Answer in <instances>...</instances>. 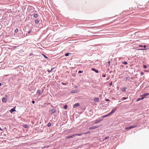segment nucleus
I'll return each mask as SVG.
<instances>
[{"mask_svg":"<svg viewBox=\"0 0 149 149\" xmlns=\"http://www.w3.org/2000/svg\"><path fill=\"white\" fill-rule=\"evenodd\" d=\"M100 127V126L97 125L96 126H93L92 127H91L89 128V130H92V129H96L97 128Z\"/></svg>","mask_w":149,"mask_h":149,"instance_id":"1","label":"nucleus"},{"mask_svg":"<svg viewBox=\"0 0 149 149\" xmlns=\"http://www.w3.org/2000/svg\"><path fill=\"white\" fill-rule=\"evenodd\" d=\"M43 92V90L42 91H41L40 90L38 89L37 92V93L39 94V95H40L41 94H42Z\"/></svg>","mask_w":149,"mask_h":149,"instance_id":"2","label":"nucleus"},{"mask_svg":"<svg viewBox=\"0 0 149 149\" xmlns=\"http://www.w3.org/2000/svg\"><path fill=\"white\" fill-rule=\"evenodd\" d=\"M103 120V118H101V119H97L95 120V123L96 124V123L100 122L102 120Z\"/></svg>","mask_w":149,"mask_h":149,"instance_id":"3","label":"nucleus"},{"mask_svg":"<svg viewBox=\"0 0 149 149\" xmlns=\"http://www.w3.org/2000/svg\"><path fill=\"white\" fill-rule=\"evenodd\" d=\"M136 126H131L129 127H126L125 128V129H127V130H130L132 128H134L135 127H136Z\"/></svg>","mask_w":149,"mask_h":149,"instance_id":"4","label":"nucleus"},{"mask_svg":"<svg viewBox=\"0 0 149 149\" xmlns=\"http://www.w3.org/2000/svg\"><path fill=\"white\" fill-rule=\"evenodd\" d=\"M116 110V108L113 109H112L111 111L109 113V114H111L112 113H114Z\"/></svg>","mask_w":149,"mask_h":149,"instance_id":"5","label":"nucleus"},{"mask_svg":"<svg viewBox=\"0 0 149 149\" xmlns=\"http://www.w3.org/2000/svg\"><path fill=\"white\" fill-rule=\"evenodd\" d=\"M127 88L126 87H123L121 88V90L123 92H126Z\"/></svg>","mask_w":149,"mask_h":149,"instance_id":"6","label":"nucleus"},{"mask_svg":"<svg viewBox=\"0 0 149 149\" xmlns=\"http://www.w3.org/2000/svg\"><path fill=\"white\" fill-rule=\"evenodd\" d=\"M10 113H12L13 111H16L15 110V107L13 108V109H11L10 111Z\"/></svg>","mask_w":149,"mask_h":149,"instance_id":"7","label":"nucleus"},{"mask_svg":"<svg viewBox=\"0 0 149 149\" xmlns=\"http://www.w3.org/2000/svg\"><path fill=\"white\" fill-rule=\"evenodd\" d=\"M2 101L4 103H6L7 100L6 98H3L2 99Z\"/></svg>","mask_w":149,"mask_h":149,"instance_id":"8","label":"nucleus"},{"mask_svg":"<svg viewBox=\"0 0 149 149\" xmlns=\"http://www.w3.org/2000/svg\"><path fill=\"white\" fill-rule=\"evenodd\" d=\"M149 95V93H146V94H144L143 95L141 96H142L143 97H144H144H146V96H147V95Z\"/></svg>","mask_w":149,"mask_h":149,"instance_id":"9","label":"nucleus"},{"mask_svg":"<svg viewBox=\"0 0 149 149\" xmlns=\"http://www.w3.org/2000/svg\"><path fill=\"white\" fill-rule=\"evenodd\" d=\"M92 70L93 71H94L96 73H98V71L95 69L94 68H92Z\"/></svg>","mask_w":149,"mask_h":149,"instance_id":"10","label":"nucleus"},{"mask_svg":"<svg viewBox=\"0 0 149 149\" xmlns=\"http://www.w3.org/2000/svg\"><path fill=\"white\" fill-rule=\"evenodd\" d=\"M94 101L95 102H98L99 101V99L98 98H95L94 99Z\"/></svg>","mask_w":149,"mask_h":149,"instance_id":"11","label":"nucleus"},{"mask_svg":"<svg viewBox=\"0 0 149 149\" xmlns=\"http://www.w3.org/2000/svg\"><path fill=\"white\" fill-rule=\"evenodd\" d=\"M144 97H142L141 98H139L136 101H139L140 100H142L143 99H144Z\"/></svg>","mask_w":149,"mask_h":149,"instance_id":"12","label":"nucleus"},{"mask_svg":"<svg viewBox=\"0 0 149 149\" xmlns=\"http://www.w3.org/2000/svg\"><path fill=\"white\" fill-rule=\"evenodd\" d=\"M51 111H52V112L54 113H55L56 112V111L54 109H52L51 110Z\"/></svg>","mask_w":149,"mask_h":149,"instance_id":"13","label":"nucleus"},{"mask_svg":"<svg viewBox=\"0 0 149 149\" xmlns=\"http://www.w3.org/2000/svg\"><path fill=\"white\" fill-rule=\"evenodd\" d=\"M110 115V114H109V113L108 114H107L106 115H104V116H103V118H105V117H107V116H109Z\"/></svg>","mask_w":149,"mask_h":149,"instance_id":"14","label":"nucleus"},{"mask_svg":"<svg viewBox=\"0 0 149 149\" xmlns=\"http://www.w3.org/2000/svg\"><path fill=\"white\" fill-rule=\"evenodd\" d=\"M122 63L125 65H127V63L126 61H124Z\"/></svg>","mask_w":149,"mask_h":149,"instance_id":"15","label":"nucleus"},{"mask_svg":"<svg viewBox=\"0 0 149 149\" xmlns=\"http://www.w3.org/2000/svg\"><path fill=\"white\" fill-rule=\"evenodd\" d=\"M68 106L67 105L65 104L63 107L65 109H66L67 108Z\"/></svg>","mask_w":149,"mask_h":149,"instance_id":"16","label":"nucleus"},{"mask_svg":"<svg viewBox=\"0 0 149 149\" xmlns=\"http://www.w3.org/2000/svg\"><path fill=\"white\" fill-rule=\"evenodd\" d=\"M79 103H77L75 104V107H77L79 106Z\"/></svg>","mask_w":149,"mask_h":149,"instance_id":"17","label":"nucleus"},{"mask_svg":"<svg viewBox=\"0 0 149 149\" xmlns=\"http://www.w3.org/2000/svg\"><path fill=\"white\" fill-rule=\"evenodd\" d=\"M34 17L35 18H37V17H38V14H35L34 15Z\"/></svg>","mask_w":149,"mask_h":149,"instance_id":"18","label":"nucleus"},{"mask_svg":"<svg viewBox=\"0 0 149 149\" xmlns=\"http://www.w3.org/2000/svg\"><path fill=\"white\" fill-rule=\"evenodd\" d=\"M51 125V123H49L47 124L48 127H50Z\"/></svg>","mask_w":149,"mask_h":149,"instance_id":"19","label":"nucleus"},{"mask_svg":"<svg viewBox=\"0 0 149 149\" xmlns=\"http://www.w3.org/2000/svg\"><path fill=\"white\" fill-rule=\"evenodd\" d=\"M39 22V21L38 20H36L35 21V22L36 24L38 23Z\"/></svg>","mask_w":149,"mask_h":149,"instance_id":"20","label":"nucleus"},{"mask_svg":"<svg viewBox=\"0 0 149 149\" xmlns=\"http://www.w3.org/2000/svg\"><path fill=\"white\" fill-rule=\"evenodd\" d=\"M73 136V135L72 136H68V137H66V139H69V138H72V136Z\"/></svg>","mask_w":149,"mask_h":149,"instance_id":"21","label":"nucleus"},{"mask_svg":"<svg viewBox=\"0 0 149 149\" xmlns=\"http://www.w3.org/2000/svg\"><path fill=\"white\" fill-rule=\"evenodd\" d=\"M138 50H147L146 49H138Z\"/></svg>","mask_w":149,"mask_h":149,"instance_id":"22","label":"nucleus"},{"mask_svg":"<svg viewBox=\"0 0 149 149\" xmlns=\"http://www.w3.org/2000/svg\"><path fill=\"white\" fill-rule=\"evenodd\" d=\"M82 134H75V135L81 136Z\"/></svg>","mask_w":149,"mask_h":149,"instance_id":"23","label":"nucleus"},{"mask_svg":"<svg viewBox=\"0 0 149 149\" xmlns=\"http://www.w3.org/2000/svg\"><path fill=\"white\" fill-rule=\"evenodd\" d=\"M90 132H87L83 133V134H90Z\"/></svg>","mask_w":149,"mask_h":149,"instance_id":"24","label":"nucleus"},{"mask_svg":"<svg viewBox=\"0 0 149 149\" xmlns=\"http://www.w3.org/2000/svg\"><path fill=\"white\" fill-rule=\"evenodd\" d=\"M18 29H17L15 30V32L16 33H17L18 32Z\"/></svg>","mask_w":149,"mask_h":149,"instance_id":"25","label":"nucleus"},{"mask_svg":"<svg viewBox=\"0 0 149 149\" xmlns=\"http://www.w3.org/2000/svg\"><path fill=\"white\" fill-rule=\"evenodd\" d=\"M69 53H67L65 54V56H69Z\"/></svg>","mask_w":149,"mask_h":149,"instance_id":"26","label":"nucleus"},{"mask_svg":"<svg viewBox=\"0 0 149 149\" xmlns=\"http://www.w3.org/2000/svg\"><path fill=\"white\" fill-rule=\"evenodd\" d=\"M109 138V136H107L104 139V140H106V139H108Z\"/></svg>","mask_w":149,"mask_h":149,"instance_id":"27","label":"nucleus"},{"mask_svg":"<svg viewBox=\"0 0 149 149\" xmlns=\"http://www.w3.org/2000/svg\"><path fill=\"white\" fill-rule=\"evenodd\" d=\"M102 76L103 77H106V74H104L102 75Z\"/></svg>","mask_w":149,"mask_h":149,"instance_id":"28","label":"nucleus"},{"mask_svg":"<svg viewBox=\"0 0 149 149\" xmlns=\"http://www.w3.org/2000/svg\"><path fill=\"white\" fill-rule=\"evenodd\" d=\"M143 68H146V67H147V66H146V65H144L143 66Z\"/></svg>","mask_w":149,"mask_h":149,"instance_id":"29","label":"nucleus"},{"mask_svg":"<svg viewBox=\"0 0 149 149\" xmlns=\"http://www.w3.org/2000/svg\"><path fill=\"white\" fill-rule=\"evenodd\" d=\"M127 99V98H126V97H123V98H122V100H124V99Z\"/></svg>","mask_w":149,"mask_h":149,"instance_id":"30","label":"nucleus"},{"mask_svg":"<svg viewBox=\"0 0 149 149\" xmlns=\"http://www.w3.org/2000/svg\"><path fill=\"white\" fill-rule=\"evenodd\" d=\"M44 55V56L45 57V58H47V57L46 56H45V55Z\"/></svg>","mask_w":149,"mask_h":149,"instance_id":"31","label":"nucleus"},{"mask_svg":"<svg viewBox=\"0 0 149 149\" xmlns=\"http://www.w3.org/2000/svg\"><path fill=\"white\" fill-rule=\"evenodd\" d=\"M82 72H83L82 71H79L78 73H82Z\"/></svg>","mask_w":149,"mask_h":149,"instance_id":"32","label":"nucleus"},{"mask_svg":"<svg viewBox=\"0 0 149 149\" xmlns=\"http://www.w3.org/2000/svg\"><path fill=\"white\" fill-rule=\"evenodd\" d=\"M47 71H48V72H51V70H47Z\"/></svg>","mask_w":149,"mask_h":149,"instance_id":"33","label":"nucleus"},{"mask_svg":"<svg viewBox=\"0 0 149 149\" xmlns=\"http://www.w3.org/2000/svg\"><path fill=\"white\" fill-rule=\"evenodd\" d=\"M112 82H111L110 83V86H111L112 85Z\"/></svg>","mask_w":149,"mask_h":149,"instance_id":"34","label":"nucleus"},{"mask_svg":"<svg viewBox=\"0 0 149 149\" xmlns=\"http://www.w3.org/2000/svg\"><path fill=\"white\" fill-rule=\"evenodd\" d=\"M32 103H33V104H34L35 103V101H34V100H33L32 101Z\"/></svg>","mask_w":149,"mask_h":149,"instance_id":"35","label":"nucleus"},{"mask_svg":"<svg viewBox=\"0 0 149 149\" xmlns=\"http://www.w3.org/2000/svg\"><path fill=\"white\" fill-rule=\"evenodd\" d=\"M105 100H106V101H109V99H105Z\"/></svg>","mask_w":149,"mask_h":149,"instance_id":"36","label":"nucleus"},{"mask_svg":"<svg viewBox=\"0 0 149 149\" xmlns=\"http://www.w3.org/2000/svg\"><path fill=\"white\" fill-rule=\"evenodd\" d=\"M28 127V126L27 125H26L25 127L26 128H27Z\"/></svg>","mask_w":149,"mask_h":149,"instance_id":"37","label":"nucleus"},{"mask_svg":"<svg viewBox=\"0 0 149 149\" xmlns=\"http://www.w3.org/2000/svg\"><path fill=\"white\" fill-rule=\"evenodd\" d=\"M54 69V68H51V71L53 70Z\"/></svg>","mask_w":149,"mask_h":149,"instance_id":"38","label":"nucleus"},{"mask_svg":"<svg viewBox=\"0 0 149 149\" xmlns=\"http://www.w3.org/2000/svg\"><path fill=\"white\" fill-rule=\"evenodd\" d=\"M139 47H143V45H139Z\"/></svg>","mask_w":149,"mask_h":149,"instance_id":"39","label":"nucleus"},{"mask_svg":"<svg viewBox=\"0 0 149 149\" xmlns=\"http://www.w3.org/2000/svg\"><path fill=\"white\" fill-rule=\"evenodd\" d=\"M146 45H144L143 46V47H144V48H145L146 47Z\"/></svg>","mask_w":149,"mask_h":149,"instance_id":"40","label":"nucleus"},{"mask_svg":"<svg viewBox=\"0 0 149 149\" xmlns=\"http://www.w3.org/2000/svg\"><path fill=\"white\" fill-rule=\"evenodd\" d=\"M62 84H63V85H66L65 84V83H63V82H62Z\"/></svg>","mask_w":149,"mask_h":149,"instance_id":"41","label":"nucleus"},{"mask_svg":"<svg viewBox=\"0 0 149 149\" xmlns=\"http://www.w3.org/2000/svg\"><path fill=\"white\" fill-rule=\"evenodd\" d=\"M129 79V78L127 77L126 78V80H127Z\"/></svg>","mask_w":149,"mask_h":149,"instance_id":"42","label":"nucleus"},{"mask_svg":"<svg viewBox=\"0 0 149 149\" xmlns=\"http://www.w3.org/2000/svg\"><path fill=\"white\" fill-rule=\"evenodd\" d=\"M141 75H142L143 74V73L142 72H141Z\"/></svg>","mask_w":149,"mask_h":149,"instance_id":"43","label":"nucleus"},{"mask_svg":"<svg viewBox=\"0 0 149 149\" xmlns=\"http://www.w3.org/2000/svg\"><path fill=\"white\" fill-rule=\"evenodd\" d=\"M91 28H93V27H91ZM93 28H98V27H97V26H95V27H93Z\"/></svg>","mask_w":149,"mask_h":149,"instance_id":"44","label":"nucleus"},{"mask_svg":"<svg viewBox=\"0 0 149 149\" xmlns=\"http://www.w3.org/2000/svg\"><path fill=\"white\" fill-rule=\"evenodd\" d=\"M144 71L146 72H148V71L147 70H144Z\"/></svg>","mask_w":149,"mask_h":149,"instance_id":"45","label":"nucleus"},{"mask_svg":"<svg viewBox=\"0 0 149 149\" xmlns=\"http://www.w3.org/2000/svg\"><path fill=\"white\" fill-rule=\"evenodd\" d=\"M0 130H1V131L3 130L0 127Z\"/></svg>","mask_w":149,"mask_h":149,"instance_id":"46","label":"nucleus"},{"mask_svg":"<svg viewBox=\"0 0 149 149\" xmlns=\"http://www.w3.org/2000/svg\"><path fill=\"white\" fill-rule=\"evenodd\" d=\"M1 83H0V86H1Z\"/></svg>","mask_w":149,"mask_h":149,"instance_id":"47","label":"nucleus"},{"mask_svg":"<svg viewBox=\"0 0 149 149\" xmlns=\"http://www.w3.org/2000/svg\"><path fill=\"white\" fill-rule=\"evenodd\" d=\"M32 53H31V54H30V55H32Z\"/></svg>","mask_w":149,"mask_h":149,"instance_id":"48","label":"nucleus"},{"mask_svg":"<svg viewBox=\"0 0 149 149\" xmlns=\"http://www.w3.org/2000/svg\"><path fill=\"white\" fill-rule=\"evenodd\" d=\"M106 25V24H105V25H102V26H103V25Z\"/></svg>","mask_w":149,"mask_h":149,"instance_id":"49","label":"nucleus"},{"mask_svg":"<svg viewBox=\"0 0 149 149\" xmlns=\"http://www.w3.org/2000/svg\"><path fill=\"white\" fill-rule=\"evenodd\" d=\"M30 32H31V31H29V33H30Z\"/></svg>","mask_w":149,"mask_h":149,"instance_id":"50","label":"nucleus"},{"mask_svg":"<svg viewBox=\"0 0 149 149\" xmlns=\"http://www.w3.org/2000/svg\"><path fill=\"white\" fill-rule=\"evenodd\" d=\"M72 93H73V91H72Z\"/></svg>","mask_w":149,"mask_h":149,"instance_id":"51","label":"nucleus"},{"mask_svg":"<svg viewBox=\"0 0 149 149\" xmlns=\"http://www.w3.org/2000/svg\"><path fill=\"white\" fill-rule=\"evenodd\" d=\"M72 93H73V91H72Z\"/></svg>","mask_w":149,"mask_h":149,"instance_id":"52","label":"nucleus"},{"mask_svg":"<svg viewBox=\"0 0 149 149\" xmlns=\"http://www.w3.org/2000/svg\"><path fill=\"white\" fill-rule=\"evenodd\" d=\"M73 107H74V105H73Z\"/></svg>","mask_w":149,"mask_h":149,"instance_id":"53","label":"nucleus"},{"mask_svg":"<svg viewBox=\"0 0 149 149\" xmlns=\"http://www.w3.org/2000/svg\"><path fill=\"white\" fill-rule=\"evenodd\" d=\"M16 47H16V46H15V48H16Z\"/></svg>","mask_w":149,"mask_h":149,"instance_id":"54","label":"nucleus"}]
</instances>
